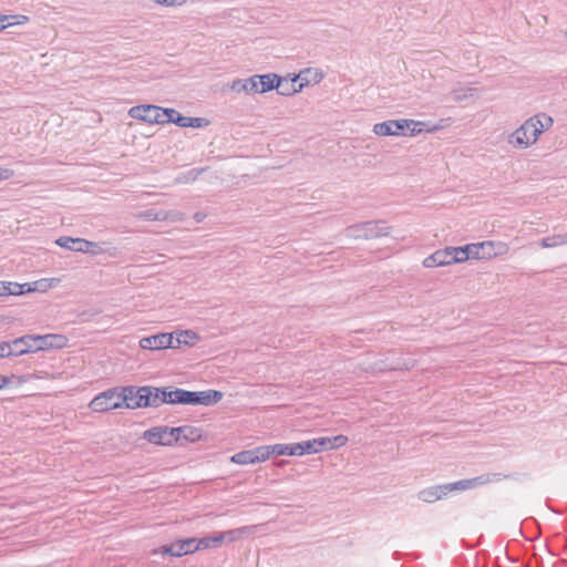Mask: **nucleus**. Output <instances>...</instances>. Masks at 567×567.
Segmentation results:
<instances>
[{
  "label": "nucleus",
  "mask_w": 567,
  "mask_h": 567,
  "mask_svg": "<svg viewBox=\"0 0 567 567\" xmlns=\"http://www.w3.org/2000/svg\"><path fill=\"white\" fill-rule=\"evenodd\" d=\"M176 553L174 554V557H182L184 555L193 554L197 551L195 549V545L197 544V538L189 537L185 539H177L175 543Z\"/></svg>",
  "instance_id": "aec40b11"
},
{
  "label": "nucleus",
  "mask_w": 567,
  "mask_h": 567,
  "mask_svg": "<svg viewBox=\"0 0 567 567\" xmlns=\"http://www.w3.org/2000/svg\"><path fill=\"white\" fill-rule=\"evenodd\" d=\"M209 124V121L205 117H188V127L202 128Z\"/></svg>",
  "instance_id": "e433bc0d"
},
{
  "label": "nucleus",
  "mask_w": 567,
  "mask_h": 567,
  "mask_svg": "<svg viewBox=\"0 0 567 567\" xmlns=\"http://www.w3.org/2000/svg\"><path fill=\"white\" fill-rule=\"evenodd\" d=\"M128 114L135 120L150 124H166L167 109L152 104H142L131 107Z\"/></svg>",
  "instance_id": "423d86ee"
},
{
  "label": "nucleus",
  "mask_w": 567,
  "mask_h": 567,
  "mask_svg": "<svg viewBox=\"0 0 567 567\" xmlns=\"http://www.w3.org/2000/svg\"><path fill=\"white\" fill-rule=\"evenodd\" d=\"M10 341H2L0 342V358H8L13 357L12 354H9L8 352H11Z\"/></svg>",
  "instance_id": "a19ab883"
},
{
  "label": "nucleus",
  "mask_w": 567,
  "mask_h": 567,
  "mask_svg": "<svg viewBox=\"0 0 567 567\" xmlns=\"http://www.w3.org/2000/svg\"><path fill=\"white\" fill-rule=\"evenodd\" d=\"M476 92V87L468 83H457L452 90V96L455 102H462L472 97Z\"/></svg>",
  "instance_id": "412c9836"
},
{
  "label": "nucleus",
  "mask_w": 567,
  "mask_h": 567,
  "mask_svg": "<svg viewBox=\"0 0 567 567\" xmlns=\"http://www.w3.org/2000/svg\"><path fill=\"white\" fill-rule=\"evenodd\" d=\"M188 117L189 116L182 115L179 112H177L174 109H167V114H166L165 121H166V124L174 123L179 127H188Z\"/></svg>",
  "instance_id": "cd10ccee"
},
{
  "label": "nucleus",
  "mask_w": 567,
  "mask_h": 567,
  "mask_svg": "<svg viewBox=\"0 0 567 567\" xmlns=\"http://www.w3.org/2000/svg\"><path fill=\"white\" fill-rule=\"evenodd\" d=\"M12 174L11 169L0 167V181L9 179Z\"/></svg>",
  "instance_id": "de8ad7c7"
},
{
  "label": "nucleus",
  "mask_w": 567,
  "mask_h": 567,
  "mask_svg": "<svg viewBox=\"0 0 567 567\" xmlns=\"http://www.w3.org/2000/svg\"><path fill=\"white\" fill-rule=\"evenodd\" d=\"M434 252L437 257V262L440 264L441 267L454 264V260L452 259L453 257L451 252V247L437 249Z\"/></svg>",
  "instance_id": "473e14b6"
},
{
  "label": "nucleus",
  "mask_w": 567,
  "mask_h": 567,
  "mask_svg": "<svg viewBox=\"0 0 567 567\" xmlns=\"http://www.w3.org/2000/svg\"><path fill=\"white\" fill-rule=\"evenodd\" d=\"M279 447L277 451V455H289V456H302L305 454H316L322 452V447H324L326 442L323 440H307L298 443L291 444H281L278 443Z\"/></svg>",
  "instance_id": "39448f33"
},
{
  "label": "nucleus",
  "mask_w": 567,
  "mask_h": 567,
  "mask_svg": "<svg viewBox=\"0 0 567 567\" xmlns=\"http://www.w3.org/2000/svg\"><path fill=\"white\" fill-rule=\"evenodd\" d=\"M451 252L454 264L465 262L470 259L468 251L466 250V245L460 247H451Z\"/></svg>",
  "instance_id": "72a5a7b5"
},
{
  "label": "nucleus",
  "mask_w": 567,
  "mask_h": 567,
  "mask_svg": "<svg viewBox=\"0 0 567 567\" xmlns=\"http://www.w3.org/2000/svg\"><path fill=\"white\" fill-rule=\"evenodd\" d=\"M276 80H278V84L275 86V89L280 95L290 96L301 91L297 75L293 78H282L277 74Z\"/></svg>",
  "instance_id": "dca6fc26"
},
{
  "label": "nucleus",
  "mask_w": 567,
  "mask_h": 567,
  "mask_svg": "<svg viewBox=\"0 0 567 567\" xmlns=\"http://www.w3.org/2000/svg\"><path fill=\"white\" fill-rule=\"evenodd\" d=\"M422 264L425 268L441 267L440 264L437 262V257L435 252L424 258Z\"/></svg>",
  "instance_id": "ea45409f"
},
{
  "label": "nucleus",
  "mask_w": 567,
  "mask_h": 567,
  "mask_svg": "<svg viewBox=\"0 0 567 567\" xmlns=\"http://www.w3.org/2000/svg\"><path fill=\"white\" fill-rule=\"evenodd\" d=\"M89 408L93 412L99 413L125 408L122 386H114L103 392H100L91 400V402L89 403Z\"/></svg>",
  "instance_id": "f03ea898"
},
{
  "label": "nucleus",
  "mask_w": 567,
  "mask_h": 567,
  "mask_svg": "<svg viewBox=\"0 0 567 567\" xmlns=\"http://www.w3.org/2000/svg\"><path fill=\"white\" fill-rule=\"evenodd\" d=\"M317 440H323L326 442L322 451L333 450L341 447L347 444L348 437L346 435L339 434L332 437H317Z\"/></svg>",
  "instance_id": "bb28decb"
},
{
  "label": "nucleus",
  "mask_w": 567,
  "mask_h": 567,
  "mask_svg": "<svg viewBox=\"0 0 567 567\" xmlns=\"http://www.w3.org/2000/svg\"><path fill=\"white\" fill-rule=\"evenodd\" d=\"M413 122L416 124H411L410 128H405L406 135L409 136H415L420 134L421 132H423V126L425 125V123L421 121L413 120Z\"/></svg>",
  "instance_id": "4c0bfd02"
},
{
  "label": "nucleus",
  "mask_w": 567,
  "mask_h": 567,
  "mask_svg": "<svg viewBox=\"0 0 567 567\" xmlns=\"http://www.w3.org/2000/svg\"><path fill=\"white\" fill-rule=\"evenodd\" d=\"M144 216L150 220H163L165 218V216L155 213L153 209L146 210Z\"/></svg>",
  "instance_id": "a18cd8bd"
},
{
  "label": "nucleus",
  "mask_w": 567,
  "mask_h": 567,
  "mask_svg": "<svg viewBox=\"0 0 567 567\" xmlns=\"http://www.w3.org/2000/svg\"><path fill=\"white\" fill-rule=\"evenodd\" d=\"M223 544V537L219 535V533L213 535V536H205L202 538H197V544L195 545V549H208V548H216Z\"/></svg>",
  "instance_id": "393cba45"
},
{
  "label": "nucleus",
  "mask_w": 567,
  "mask_h": 567,
  "mask_svg": "<svg viewBox=\"0 0 567 567\" xmlns=\"http://www.w3.org/2000/svg\"><path fill=\"white\" fill-rule=\"evenodd\" d=\"M55 244L64 249L78 252L95 254L99 245L83 238H73L69 236H61L55 240Z\"/></svg>",
  "instance_id": "9d476101"
},
{
  "label": "nucleus",
  "mask_w": 567,
  "mask_h": 567,
  "mask_svg": "<svg viewBox=\"0 0 567 567\" xmlns=\"http://www.w3.org/2000/svg\"><path fill=\"white\" fill-rule=\"evenodd\" d=\"M179 404L212 406L223 399V392L218 390L188 391L179 389Z\"/></svg>",
  "instance_id": "7ed1b4c3"
},
{
  "label": "nucleus",
  "mask_w": 567,
  "mask_h": 567,
  "mask_svg": "<svg viewBox=\"0 0 567 567\" xmlns=\"http://www.w3.org/2000/svg\"><path fill=\"white\" fill-rule=\"evenodd\" d=\"M323 73L317 69H305L297 75L299 79V86L302 90L310 84H317L323 79Z\"/></svg>",
  "instance_id": "a211bd4d"
},
{
  "label": "nucleus",
  "mask_w": 567,
  "mask_h": 567,
  "mask_svg": "<svg viewBox=\"0 0 567 567\" xmlns=\"http://www.w3.org/2000/svg\"><path fill=\"white\" fill-rule=\"evenodd\" d=\"M175 553H176L175 544L164 545V546L159 547L158 549L153 550L154 555L163 554V555H169L172 557H174Z\"/></svg>",
  "instance_id": "58836bf2"
},
{
  "label": "nucleus",
  "mask_w": 567,
  "mask_h": 567,
  "mask_svg": "<svg viewBox=\"0 0 567 567\" xmlns=\"http://www.w3.org/2000/svg\"><path fill=\"white\" fill-rule=\"evenodd\" d=\"M279 444L274 445H260L251 449L252 455H255L256 462H265L269 460L271 455H277Z\"/></svg>",
  "instance_id": "4be33fe9"
},
{
  "label": "nucleus",
  "mask_w": 567,
  "mask_h": 567,
  "mask_svg": "<svg viewBox=\"0 0 567 567\" xmlns=\"http://www.w3.org/2000/svg\"><path fill=\"white\" fill-rule=\"evenodd\" d=\"M143 439L155 445H172V442L167 434V426H155L150 430H146L143 434Z\"/></svg>",
  "instance_id": "4468645a"
},
{
  "label": "nucleus",
  "mask_w": 567,
  "mask_h": 567,
  "mask_svg": "<svg viewBox=\"0 0 567 567\" xmlns=\"http://www.w3.org/2000/svg\"><path fill=\"white\" fill-rule=\"evenodd\" d=\"M411 124H416L413 120H388L373 125V133L379 136H400L406 135L405 128H410Z\"/></svg>",
  "instance_id": "6e6552de"
},
{
  "label": "nucleus",
  "mask_w": 567,
  "mask_h": 567,
  "mask_svg": "<svg viewBox=\"0 0 567 567\" xmlns=\"http://www.w3.org/2000/svg\"><path fill=\"white\" fill-rule=\"evenodd\" d=\"M21 18H22L24 21H27V20H28V17H25V16H21Z\"/></svg>",
  "instance_id": "603ef678"
},
{
  "label": "nucleus",
  "mask_w": 567,
  "mask_h": 567,
  "mask_svg": "<svg viewBox=\"0 0 567 567\" xmlns=\"http://www.w3.org/2000/svg\"><path fill=\"white\" fill-rule=\"evenodd\" d=\"M29 284L31 285V288H35V287L39 288V289H35L34 291H44L48 287H50L47 279L34 281V282H29Z\"/></svg>",
  "instance_id": "79ce46f5"
},
{
  "label": "nucleus",
  "mask_w": 567,
  "mask_h": 567,
  "mask_svg": "<svg viewBox=\"0 0 567 567\" xmlns=\"http://www.w3.org/2000/svg\"><path fill=\"white\" fill-rule=\"evenodd\" d=\"M417 498L424 503H435L436 501H440V495L436 492L435 486H430L426 488H423L419 492Z\"/></svg>",
  "instance_id": "7c9ffc66"
},
{
  "label": "nucleus",
  "mask_w": 567,
  "mask_h": 567,
  "mask_svg": "<svg viewBox=\"0 0 567 567\" xmlns=\"http://www.w3.org/2000/svg\"><path fill=\"white\" fill-rule=\"evenodd\" d=\"M206 215L202 212H197L195 213L194 215V219L197 221V223H202L204 219H205Z\"/></svg>",
  "instance_id": "8fccbe9b"
},
{
  "label": "nucleus",
  "mask_w": 567,
  "mask_h": 567,
  "mask_svg": "<svg viewBox=\"0 0 567 567\" xmlns=\"http://www.w3.org/2000/svg\"><path fill=\"white\" fill-rule=\"evenodd\" d=\"M10 347L11 352L9 351L8 353L12 354L13 357H19L30 352H37L40 351L41 348L37 347L34 336L31 334H25L10 341Z\"/></svg>",
  "instance_id": "f8f14e48"
},
{
  "label": "nucleus",
  "mask_w": 567,
  "mask_h": 567,
  "mask_svg": "<svg viewBox=\"0 0 567 567\" xmlns=\"http://www.w3.org/2000/svg\"><path fill=\"white\" fill-rule=\"evenodd\" d=\"M495 246L493 241H482L475 244H467L466 250L468 251L470 258L474 259H487L497 256L499 251H485V248H492Z\"/></svg>",
  "instance_id": "ddd939ff"
},
{
  "label": "nucleus",
  "mask_w": 567,
  "mask_h": 567,
  "mask_svg": "<svg viewBox=\"0 0 567 567\" xmlns=\"http://www.w3.org/2000/svg\"><path fill=\"white\" fill-rule=\"evenodd\" d=\"M564 244H567V234L553 235L542 239V246L544 248H553Z\"/></svg>",
  "instance_id": "2f4dec72"
},
{
  "label": "nucleus",
  "mask_w": 567,
  "mask_h": 567,
  "mask_svg": "<svg viewBox=\"0 0 567 567\" xmlns=\"http://www.w3.org/2000/svg\"><path fill=\"white\" fill-rule=\"evenodd\" d=\"M13 378H14V375L7 377V375L0 374V390L4 389L7 385H9Z\"/></svg>",
  "instance_id": "49530a36"
},
{
  "label": "nucleus",
  "mask_w": 567,
  "mask_h": 567,
  "mask_svg": "<svg viewBox=\"0 0 567 567\" xmlns=\"http://www.w3.org/2000/svg\"><path fill=\"white\" fill-rule=\"evenodd\" d=\"M198 339V336L190 330H183L177 333L176 338L174 337L175 348H178L181 344L193 346L195 340Z\"/></svg>",
  "instance_id": "c85d7f7f"
},
{
  "label": "nucleus",
  "mask_w": 567,
  "mask_h": 567,
  "mask_svg": "<svg viewBox=\"0 0 567 567\" xmlns=\"http://www.w3.org/2000/svg\"><path fill=\"white\" fill-rule=\"evenodd\" d=\"M9 17L2 16L0 17V30H3L6 27L10 25L11 23H4L6 20H8Z\"/></svg>",
  "instance_id": "3c124183"
},
{
  "label": "nucleus",
  "mask_w": 567,
  "mask_h": 567,
  "mask_svg": "<svg viewBox=\"0 0 567 567\" xmlns=\"http://www.w3.org/2000/svg\"><path fill=\"white\" fill-rule=\"evenodd\" d=\"M151 408L162 404H179V388H157L151 385Z\"/></svg>",
  "instance_id": "1a4fd4ad"
},
{
  "label": "nucleus",
  "mask_w": 567,
  "mask_h": 567,
  "mask_svg": "<svg viewBox=\"0 0 567 567\" xmlns=\"http://www.w3.org/2000/svg\"><path fill=\"white\" fill-rule=\"evenodd\" d=\"M251 532L250 526H244L239 528H234L225 532H219V535L223 537V543H234L244 536L248 535Z\"/></svg>",
  "instance_id": "b1692460"
},
{
  "label": "nucleus",
  "mask_w": 567,
  "mask_h": 567,
  "mask_svg": "<svg viewBox=\"0 0 567 567\" xmlns=\"http://www.w3.org/2000/svg\"><path fill=\"white\" fill-rule=\"evenodd\" d=\"M182 426L178 427H168L167 426V434L172 442V445L175 443H182Z\"/></svg>",
  "instance_id": "c9c22d12"
},
{
  "label": "nucleus",
  "mask_w": 567,
  "mask_h": 567,
  "mask_svg": "<svg viewBox=\"0 0 567 567\" xmlns=\"http://www.w3.org/2000/svg\"><path fill=\"white\" fill-rule=\"evenodd\" d=\"M37 347H41L40 350H45L54 347H62L64 342V337L60 334H45V336H34Z\"/></svg>",
  "instance_id": "6ab92c4d"
},
{
  "label": "nucleus",
  "mask_w": 567,
  "mask_h": 567,
  "mask_svg": "<svg viewBox=\"0 0 567 567\" xmlns=\"http://www.w3.org/2000/svg\"><path fill=\"white\" fill-rule=\"evenodd\" d=\"M231 462L239 465L256 464L251 450L240 451L231 456Z\"/></svg>",
  "instance_id": "c756f323"
},
{
  "label": "nucleus",
  "mask_w": 567,
  "mask_h": 567,
  "mask_svg": "<svg viewBox=\"0 0 567 567\" xmlns=\"http://www.w3.org/2000/svg\"><path fill=\"white\" fill-rule=\"evenodd\" d=\"M38 289L31 288L30 284H17V282H10V281H0V297H7V296H20L24 292H31L32 290Z\"/></svg>",
  "instance_id": "f3484780"
},
{
  "label": "nucleus",
  "mask_w": 567,
  "mask_h": 567,
  "mask_svg": "<svg viewBox=\"0 0 567 567\" xmlns=\"http://www.w3.org/2000/svg\"><path fill=\"white\" fill-rule=\"evenodd\" d=\"M389 233L390 227L383 220L365 221L348 228L349 236L365 239L386 236Z\"/></svg>",
  "instance_id": "0eeeda50"
},
{
  "label": "nucleus",
  "mask_w": 567,
  "mask_h": 567,
  "mask_svg": "<svg viewBox=\"0 0 567 567\" xmlns=\"http://www.w3.org/2000/svg\"><path fill=\"white\" fill-rule=\"evenodd\" d=\"M276 73L258 74V84L260 86V94L269 92L278 84Z\"/></svg>",
  "instance_id": "a878e982"
},
{
  "label": "nucleus",
  "mask_w": 567,
  "mask_h": 567,
  "mask_svg": "<svg viewBox=\"0 0 567 567\" xmlns=\"http://www.w3.org/2000/svg\"><path fill=\"white\" fill-rule=\"evenodd\" d=\"M475 481L476 480H462L453 483L439 484L434 486L436 488L437 494L440 495V499H443L453 492L465 491L474 486Z\"/></svg>",
  "instance_id": "2eb2a0df"
},
{
  "label": "nucleus",
  "mask_w": 567,
  "mask_h": 567,
  "mask_svg": "<svg viewBox=\"0 0 567 567\" xmlns=\"http://www.w3.org/2000/svg\"><path fill=\"white\" fill-rule=\"evenodd\" d=\"M154 2L158 3V4H162V6H181L183 4L186 0H153Z\"/></svg>",
  "instance_id": "c03bdc74"
},
{
  "label": "nucleus",
  "mask_w": 567,
  "mask_h": 567,
  "mask_svg": "<svg viewBox=\"0 0 567 567\" xmlns=\"http://www.w3.org/2000/svg\"><path fill=\"white\" fill-rule=\"evenodd\" d=\"M151 385L122 386L125 408L130 410L151 408Z\"/></svg>",
  "instance_id": "20e7f679"
},
{
  "label": "nucleus",
  "mask_w": 567,
  "mask_h": 567,
  "mask_svg": "<svg viewBox=\"0 0 567 567\" xmlns=\"http://www.w3.org/2000/svg\"><path fill=\"white\" fill-rule=\"evenodd\" d=\"M506 248V246L502 243H498L497 245L495 244V246L492 248V250H489V248H485V251H499L498 254H502V251Z\"/></svg>",
  "instance_id": "09e8293b"
},
{
  "label": "nucleus",
  "mask_w": 567,
  "mask_h": 567,
  "mask_svg": "<svg viewBox=\"0 0 567 567\" xmlns=\"http://www.w3.org/2000/svg\"><path fill=\"white\" fill-rule=\"evenodd\" d=\"M545 122L539 115H535L525 121L509 137L508 143L514 147L526 148L534 144L539 135L553 123L551 117L543 115Z\"/></svg>",
  "instance_id": "f257e3e1"
},
{
  "label": "nucleus",
  "mask_w": 567,
  "mask_h": 567,
  "mask_svg": "<svg viewBox=\"0 0 567 567\" xmlns=\"http://www.w3.org/2000/svg\"><path fill=\"white\" fill-rule=\"evenodd\" d=\"M140 347L144 350H164L176 346L173 333H157L142 338Z\"/></svg>",
  "instance_id": "9b49d317"
},
{
  "label": "nucleus",
  "mask_w": 567,
  "mask_h": 567,
  "mask_svg": "<svg viewBox=\"0 0 567 567\" xmlns=\"http://www.w3.org/2000/svg\"><path fill=\"white\" fill-rule=\"evenodd\" d=\"M182 444L183 443H195L202 440L203 430L200 427H196L193 425H183L182 426Z\"/></svg>",
  "instance_id": "5701e85b"
},
{
  "label": "nucleus",
  "mask_w": 567,
  "mask_h": 567,
  "mask_svg": "<svg viewBox=\"0 0 567 567\" xmlns=\"http://www.w3.org/2000/svg\"><path fill=\"white\" fill-rule=\"evenodd\" d=\"M566 37H567V31L565 32Z\"/></svg>",
  "instance_id": "864d4df0"
},
{
  "label": "nucleus",
  "mask_w": 567,
  "mask_h": 567,
  "mask_svg": "<svg viewBox=\"0 0 567 567\" xmlns=\"http://www.w3.org/2000/svg\"><path fill=\"white\" fill-rule=\"evenodd\" d=\"M231 90L235 92H246V82L244 80H236L233 82Z\"/></svg>",
  "instance_id": "37998d69"
},
{
  "label": "nucleus",
  "mask_w": 567,
  "mask_h": 567,
  "mask_svg": "<svg viewBox=\"0 0 567 567\" xmlns=\"http://www.w3.org/2000/svg\"><path fill=\"white\" fill-rule=\"evenodd\" d=\"M245 82H246V92L247 93H259L260 94V86L258 84V74L245 79Z\"/></svg>",
  "instance_id": "f704fd0d"
}]
</instances>
